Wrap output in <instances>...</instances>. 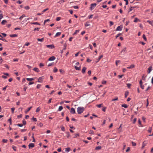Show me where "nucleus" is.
Listing matches in <instances>:
<instances>
[{
    "label": "nucleus",
    "instance_id": "obj_1",
    "mask_svg": "<svg viewBox=\"0 0 153 153\" xmlns=\"http://www.w3.org/2000/svg\"><path fill=\"white\" fill-rule=\"evenodd\" d=\"M85 110V108L82 107H79L77 108V111L79 114H81Z\"/></svg>",
    "mask_w": 153,
    "mask_h": 153
},
{
    "label": "nucleus",
    "instance_id": "obj_2",
    "mask_svg": "<svg viewBox=\"0 0 153 153\" xmlns=\"http://www.w3.org/2000/svg\"><path fill=\"white\" fill-rule=\"evenodd\" d=\"M96 5L97 4L96 3L91 4L90 7V10H92L93 9H94Z\"/></svg>",
    "mask_w": 153,
    "mask_h": 153
},
{
    "label": "nucleus",
    "instance_id": "obj_3",
    "mask_svg": "<svg viewBox=\"0 0 153 153\" xmlns=\"http://www.w3.org/2000/svg\"><path fill=\"white\" fill-rule=\"evenodd\" d=\"M123 28V26H122L120 25L119 26H118L116 29V30L118 31H121Z\"/></svg>",
    "mask_w": 153,
    "mask_h": 153
},
{
    "label": "nucleus",
    "instance_id": "obj_4",
    "mask_svg": "<svg viewBox=\"0 0 153 153\" xmlns=\"http://www.w3.org/2000/svg\"><path fill=\"white\" fill-rule=\"evenodd\" d=\"M126 51V48H124L121 52V54H123V55L124 54Z\"/></svg>",
    "mask_w": 153,
    "mask_h": 153
},
{
    "label": "nucleus",
    "instance_id": "obj_5",
    "mask_svg": "<svg viewBox=\"0 0 153 153\" xmlns=\"http://www.w3.org/2000/svg\"><path fill=\"white\" fill-rule=\"evenodd\" d=\"M43 79V76H42L39 77L38 79V82H42V80Z\"/></svg>",
    "mask_w": 153,
    "mask_h": 153
},
{
    "label": "nucleus",
    "instance_id": "obj_6",
    "mask_svg": "<svg viewBox=\"0 0 153 153\" xmlns=\"http://www.w3.org/2000/svg\"><path fill=\"white\" fill-rule=\"evenodd\" d=\"M46 46L48 48L50 49H52L54 48L53 45H47Z\"/></svg>",
    "mask_w": 153,
    "mask_h": 153
},
{
    "label": "nucleus",
    "instance_id": "obj_7",
    "mask_svg": "<svg viewBox=\"0 0 153 153\" xmlns=\"http://www.w3.org/2000/svg\"><path fill=\"white\" fill-rule=\"evenodd\" d=\"M28 146L29 148H32L34 147V145L33 143H31L29 144Z\"/></svg>",
    "mask_w": 153,
    "mask_h": 153
},
{
    "label": "nucleus",
    "instance_id": "obj_8",
    "mask_svg": "<svg viewBox=\"0 0 153 153\" xmlns=\"http://www.w3.org/2000/svg\"><path fill=\"white\" fill-rule=\"evenodd\" d=\"M152 70V66H150L149 68L148 69V71H147L148 73L149 74L150 73V72H151V71Z\"/></svg>",
    "mask_w": 153,
    "mask_h": 153
},
{
    "label": "nucleus",
    "instance_id": "obj_9",
    "mask_svg": "<svg viewBox=\"0 0 153 153\" xmlns=\"http://www.w3.org/2000/svg\"><path fill=\"white\" fill-rule=\"evenodd\" d=\"M55 59H56V58L54 56H52V57H50L48 59V60L50 61H53V60H54Z\"/></svg>",
    "mask_w": 153,
    "mask_h": 153
},
{
    "label": "nucleus",
    "instance_id": "obj_10",
    "mask_svg": "<svg viewBox=\"0 0 153 153\" xmlns=\"http://www.w3.org/2000/svg\"><path fill=\"white\" fill-rule=\"evenodd\" d=\"M103 56L102 55H101L99 56L98 57V58L97 59V60L96 61V62H98L100 60V59Z\"/></svg>",
    "mask_w": 153,
    "mask_h": 153
},
{
    "label": "nucleus",
    "instance_id": "obj_11",
    "mask_svg": "<svg viewBox=\"0 0 153 153\" xmlns=\"http://www.w3.org/2000/svg\"><path fill=\"white\" fill-rule=\"evenodd\" d=\"M70 112L72 114H75V109L73 108H71Z\"/></svg>",
    "mask_w": 153,
    "mask_h": 153
},
{
    "label": "nucleus",
    "instance_id": "obj_12",
    "mask_svg": "<svg viewBox=\"0 0 153 153\" xmlns=\"http://www.w3.org/2000/svg\"><path fill=\"white\" fill-rule=\"evenodd\" d=\"M32 108V107L31 106V107L28 108L27 110L25 111V114H27L28 112L29 111H30V109H31Z\"/></svg>",
    "mask_w": 153,
    "mask_h": 153
},
{
    "label": "nucleus",
    "instance_id": "obj_13",
    "mask_svg": "<svg viewBox=\"0 0 153 153\" xmlns=\"http://www.w3.org/2000/svg\"><path fill=\"white\" fill-rule=\"evenodd\" d=\"M147 22L149 23L150 25L153 26V21H150L149 20H147Z\"/></svg>",
    "mask_w": 153,
    "mask_h": 153
},
{
    "label": "nucleus",
    "instance_id": "obj_14",
    "mask_svg": "<svg viewBox=\"0 0 153 153\" xmlns=\"http://www.w3.org/2000/svg\"><path fill=\"white\" fill-rule=\"evenodd\" d=\"M61 32H57L56 33V35H55L54 37H56L57 36H59L61 34Z\"/></svg>",
    "mask_w": 153,
    "mask_h": 153
},
{
    "label": "nucleus",
    "instance_id": "obj_15",
    "mask_svg": "<svg viewBox=\"0 0 153 153\" xmlns=\"http://www.w3.org/2000/svg\"><path fill=\"white\" fill-rule=\"evenodd\" d=\"M86 69V68L85 67H84L82 70V72L83 74H84L85 73V71Z\"/></svg>",
    "mask_w": 153,
    "mask_h": 153
},
{
    "label": "nucleus",
    "instance_id": "obj_16",
    "mask_svg": "<svg viewBox=\"0 0 153 153\" xmlns=\"http://www.w3.org/2000/svg\"><path fill=\"white\" fill-rule=\"evenodd\" d=\"M33 70L35 71L36 72H39V71L38 68H35L33 69Z\"/></svg>",
    "mask_w": 153,
    "mask_h": 153
},
{
    "label": "nucleus",
    "instance_id": "obj_17",
    "mask_svg": "<svg viewBox=\"0 0 153 153\" xmlns=\"http://www.w3.org/2000/svg\"><path fill=\"white\" fill-rule=\"evenodd\" d=\"M10 36L11 37H15L17 36V35L16 34H13L10 35Z\"/></svg>",
    "mask_w": 153,
    "mask_h": 153
},
{
    "label": "nucleus",
    "instance_id": "obj_18",
    "mask_svg": "<svg viewBox=\"0 0 153 153\" xmlns=\"http://www.w3.org/2000/svg\"><path fill=\"white\" fill-rule=\"evenodd\" d=\"M129 94V92L128 91H126L125 94V97L126 98L127 96Z\"/></svg>",
    "mask_w": 153,
    "mask_h": 153
},
{
    "label": "nucleus",
    "instance_id": "obj_19",
    "mask_svg": "<svg viewBox=\"0 0 153 153\" xmlns=\"http://www.w3.org/2000/svg\"><path fill=\"white\" fill-rule=\"evenodd\" d=\"M44 38H42V39H39V38H38L37 39V40L38 41H40V42H43V41H44Z\"/></svg>",
    "mask_w": 153,
    "mask_h": 153
},
{
    "label": "nucleus",
    "instance_id": "obj_20",
    "mask_svg": "<svg viewBox=\"0 0 153 153\" xmlns=\"http://www.w3.org/2000/svg\"><path fill=\"white\" fill-rule=\"evenodd\" d=\"M31 24L32 25H40V24L38 22H31Z\"/></svg>",
    "mask_w": 153,
    "mask_h": 153
},
{
    "label": "nucleus",
    "instance_id": "obj_21",
    "mask_svg": "<svg viewBox=\"0 0 153 153\" xmlns=\"http://www.w3.org/2000/svg\"><path fill=\"white\" fill-rule=\"evenodd\" d=\"M101 149V146H98L97 147L95 148V149L97 150H98L99 149Z\"/></svg>",
    "mask_w": 153,
    "mask_h": 153
},
{
    "label": "nucleus",
    "instance_id": "obj_22",
    "mask_svg": "<svg viewBox=\"0 0 153 153\" xmlns=\"http://www.w3.org/2000/svg\"><path fill=\"white\" fill-rule=\"evenodd\" d=\"M26 79L27 81H31L34 79L33 78H27Z\"/></svg>",
    "mask_w": 153,
    "mask_h": 153
},
{
    "label": "nucleus",
    "instance_id": "obj_23",
    "mask_svg": "<svg viewBox=\"0 0 153 153\" xmlns=\"http://www.w3.org/2000/svg\"><path fill=\"white\" fill-rule=\"evenodd\" d=\"M134 67V65H131V66H129L128 67H127V68L128 69H131L132 68Z\"/></svg>",
    "mask_w": 153,
    "mask_h": 153
},
{
    "label": "nucleus",
    "instance_id": "obj_24",
    "mask_svg": "<svg viewBox=\"0 0 153 153\" xmlns=\"http://www.w3.org/2000/svg\"><path fill=\"white\" fill-rule=\"evenodd\" d=\"M74 68H75V69L76 70H79L80 69V67H77L76 66H75Z\"/></svg>",
    "mask_w": 153,
    "mask_h": 153
},
{
    "label": "nucleus",
    "instance_id": "obj_25",
    "mask_svg": "<svg viewBox=\"0 0 153 153\" xmlns=\"http://www.w3.org/2000/svg\"><path fill=\"white\" fill-rule=\"evenodd\" d=\"M122 107L126 108L128 107V105L126 104H123L122 105Z\"/></svg>",
    "mask_w": 153,
    "mask_h": 153
},
{
    "label": "nucleus",
    "instance_id": "obj_26",
    "mask_svg": "<svg viewBox=\"0 0 153 153\" xmlns=\"http://www.w3.org/2000/svg\"><path fill=\"white\" fill-rule=\"evenodd\" d=\"M7 22V21L5 20H3L1 22V24L2 25H4Z\"/></svg>",
    "mask_w": 153,
    "mask_h": 153
},
{
    "label": "nucleus",
    "instance_id": "obj_27",
    "mask_svg": "<svg viewBox=\"0 0 153 153\" xmlns=\"http://www.w3.org/2000/svg\"><path fill=\"white\" fill-rule=\"evenodd\" d=\"M71 150V149L69 148H68L65 149V152H69Z\"/></svg>",
    "mask_w": 153,
    "mask_h": 153
},
{
    "label": "nucleus",
    "instance_id": "obj_28",
    "mask_svg": "<svg viewBox=\"0 0 153 153\" xmlns=\"http://www.w3.org/2000/svg\"><path fill=\"white\" fill-rule=\"evenodd\" d=\"M57 71H58L57 68L56 67H55L54 68V69L53 71V72L56 73V72Z\"/></svg>",
    "mask_w": 153,
    "mask_h": 153
},
{
    "label": "nucleus",
    "instance_id": "obj_29",
    "mask_svg": "<svg viewBox=\"0 0 153 153\" xmlns=\"http://www.w3.org/2000/svg\"><path fill=\"white\" fill-rule=\"evenodd\" d=\"M63 107L61 106L59 107L58 111H61L63 109Z\"/></svg>",
    "mask_w": 153,
    "mask_h": 153
},
{
    "label": "nucleus",
    "instance_id": "obj_30",
    "mask_svg": "<svg viewBox=\"0 0 153 153\" xmlns=\"http://www.w3.org/2000/svg\"><path fill=\"white\" fill-rule=\"evenodd\" d=\"M40 109L41 108L40 107H38L36 109V112H39L40 110Z\"/></svg>",
    "mask_w": 153,
    "mask_h": 153
},
{
    "label": "nucleus",
    "instance_id": "obj_31",
    "mask_svg": "<svg viewBox=\"0 0 153 153\" xmlns=\"http://www.w3.org/2000/svg\"><path fill=\"white\" fill-rule=\"evenodd\" d=\"M103 105V104L102 103L99 105H97V106L99 108H100L101 107H102Z\"/></svg>",
    "mask_w": 153,
    "mask_h": 153
},
{
    "label": "nucleus",
    "instance_id": "obj_32",
    "mask_svg": "<svg viewBox=\"0 0 153 153\" xmlns=\"http://www.w3.org/2000/svg\"><path fill=\"white\" fill-rule=\"evenodd\" d=\"M134 8V7H131L129 9V11L128 12H131V11Z\"/></svg>",
    "mask_w": 153,
    "mask_h": 153
},
{
    "label": "nucleus",
    "instance_id": "obj_33",
    "mask_svg": "<svg viewBox=\"0 0 153 153\" xmlns=\"http://www.w3.org/2000/svg\"><path fill=\"white\" fill-rule=\"evenodd\" d=\"M25 16V15L23 14L20 17L19 19L21 20Z\"/></svg>",
    "mask_w": 153,
    "mask_h": 153
},
{
    "label": "nucleus",
    "instance_id": "obj_34",
    "mask_svg": "<svg viewBox=\"0 0 153 153\" xmlns=\"http://www.w3.org/2000/svg\"><path fill=\"white\" fill-rule=\"evenodd\" d=\"M79 32V30H76L75 31V32H74V33H73V35H75L77 33H78Z\"/></svg>",
    "mask_w": 153,
    "mask_h": 153
},
{
    "label": "nucleus",
    "instance_id": "obj_35",
    "mask_svg": "<svg viewBox=\"0 0 153 153\" xmlns=\"http://www.w3.org/2000/svg\"><path fill=\"white\" fill-rule=\"evenodd\" d=\"M61 129L62 131H65V128L63 126H62L61 127Z\"/></svg>",
    "mask_w": 153,
    "mask_h": 153
},
{
    "label": "nucleus",
    "instance_id": "obj_36",
    "mask_svg": "<svg viewBox=\"0 0 153 153\" xmlns=\"http://www.w3.org/2000/svg\"><path fill=\"white\" fill-rule=\"evenodd\" d=\"M143 39H144V40L145 41H146L147 39H146V36H145V35H144V34H143Z\"/></svg>",
    "mask_w": 153,
    "mask_h": 153
},
{
    "label": "nucleus",
    "instance_id": "obj_37",
    "mask_svg": "<svg viewBox=\"0 0 153 153\" xmlns=\"http://www.w3.org/2000/svg\"><path fill=\"white\" fill-rule=\"evenodd\" d=\"M12 148L15 151H16V147L14 146H12Z\"/></svg>",
    "mask_w": 153,
    "mask_h": 153
},
{
    "label": "nucleus",
    "instance_id": "obj_38",
    "mask_svg": "<svg viewBox=\"0 0 153 153\" xmlns=\"http://www.w3.org/2000/svg\"><path fill=\"white\" fill-rule=\"evenodd\" d=\"M85 26H88L90 25L89 24V22H87L85 24Z\"/></svg>",
    "mask_w": 153,
    "mask_h": 153
},
{
    "label": "nucleus",
    "instance_id": "obj_39",
    "mask_svg": "<svg viewBox=\"0 0 153 153\" xmlns=\"http://www.w3.org/2000/svg\"><path fill=\"white\" fill-rule=\"evenodd\" d=\"M138 21H139V19H138L137 18H135L134 20V22H137Z\"/></svg>",
    "mask_w": 153,
    "mask_h": 153
},
{
    "label": "nucleus",
    "instance_id": "obj_40",
    "mask_svg": "<svg viewBox=\"0 0 153 153\" xmlns=\"http://www.w3.org/2000/svg\"><path fill=\"white\" fill-rule=\"evenodd\" d=\"M22 123L24 125H25L26 124V122L25 119H23L22 121Z\"/></svg>",
    "mask_w": 153,
    "mask_h": 153
},
{
    "label": "nucleus",
    "instance_id": "obj_41",
    "mask_svg": "<svg viewBox=\"0 0 153 153\" xmlns=\"http://www.w3.org/2000/svg\"><path fill=\"white\" fill-rule=\"evenodd\" d=\"M79 136V134H76L74 135V138H75L77 137V136Z\"/></svg>",
    "mask_w": 153,
    "mask_h": 153
},
{
    "label": "nucleus",
    "instance_id": "obj_42",
    "mask_svg": "<svg viewBox=\"0 0 153 153\" xmlns=\"http://www.w3.org/2000/svg\"><path fill=\"white\" fill-rule=\"evenodd\" d=\"M15 110V108L14 107L12 108H11V110L12 111V113H13L14 111Z\"/></svg>",
    "mask_w": 153,
    "mask_h": 153
},
{
    "label": "nucleus",
    "instance_id": "obj_43",
    "mask_svg": "<svg viewBox=\"0 0 153 153\" xmlns=\"http://www.w3.org/2000/svg\"><path fill=\"white\" fill-rule=\"evenodd\" d=\"M131 143L132 146H135L136 145V143L133 142H132Z\"/></svg>",
    "mask_w": 153,
    "mask_h": 153
},
{
    "label": "nucleus",
    "instance_id": "obj_44",
    "mask_svg": "<svg viewBox=\"0 0 153 153\" xmlns=\"http://www.w3.org/2000/svg\"><path fill=\"white\" fill-rule=\"evenodd\" d=\"M136 120H137V118H134V119L133 121V123L134 124L135 123Z\"/></svg>",
    "mask_w": 153,
    "mask_h": 153
},
{
    "label": "nucleus",
    "instance_id": "obj_45",
    "mask_svg": "<svg viewBox=\"0 0 153 153\" xmlns=\"http://www.w3.org/2000/svg\"><path fill=\"white\" fill-rule=\"evenodd\" d=\"M17 125L20 127H22L23 126V125L22 124H18Z\"/></svg>",
    "mask_w": 153,
    "mask_h": 153
},
{
    "label": "nucleus",
    "instance_id": "obj_46",
    "mask_svg": "<svg viewBox=\"0 0 153 153\" xmlns=\"http://www.w3.org/2000/svg\"><path fill=\"white\" fill-rule=\"evenodd\" d=\"M121 35V33H119L118 34H117L116 36V38H117L119 36H120Z\"/></svg>",
    "mask_w": 153,
    "mask_h": 153
},
{
    "label": "nucleus",
    "instance_id": "obj_47",
    "mask_svg": "<svg viewBox=\"0 0 153 153\" xmlns=\"http://www.w3.org/2000/svg\"><path fill=\"white\" fill-rule=\"evenodd\" d=\"M118 100V97H116L114 99H113L112 100V101H116Z\"/></svg>",
    "mask_w": 153,
    "mask_h": 153
},
{
    "label": "nucleus",
    "instance_id": "obj_48",
    "mask_svg": "<svg viewBox=\"0 0 153 153\" xmlns=\"http://www.w3.org/2000/svg\"><path fill=\"white\" fill-rule=\"evenodd\" d=\"M87 61L88 62H90L91 61V60L89 58H88L87 59Z\"/></svg>",
    "mask_w": 153,
    "mask_h": 153
},
{
    "label": "nucleus",
    "instance_id": "obj_49",
    "mask_svg": "<svg viewBox=\"0 0 153 153\" xmlns=\"http://www.w3.org/2000/svg\"><path fill=\"white\" fill-rule=\"evenodd\" d=\"M130 150V148L129 147H128L127 150L126 151V152H128Z\"/></svg>",
    "mask_w": 153,
    "mask_h": 153
},
{
    "label": "nucleus",
    "instance_id": "obj_50",
    "mask_svg": "<svg viewBox=\"0 0 153 153\" xmlns=\"http://www.w3.org/2000/svg\"><path fill=\"white\" fill-rule=\"evenodd\" d=\"M25 9L26 10H28L30 9V7L28 6H27L25 7Z\"/></svg>",
    "mask_w": 153,
    "mask_h": 153
},
{
    "label": "nucleus",
    "instance_id": "obj_51",
    "mask_svg": "<svg viewBox=\"0 0 153 153\" xmlns=\"http://www.w3.org/2000/svg\"><path fill=\"white\" fill-rule=\"evenodd\" d=\"M7 140H6V139H4L2 140V142L3 143H7Z\"/></svg>",
    "mask_w": 153,
    "mask_h": 153
},
{
    "label": "nucleus",
    "instance_id": "obj_52",
    "mask_svg": "<svg viewBox=\"0 0 153 153\" xmlns=\"http://www.w3.org/2000/svg\"><path fill=\"white\" fill-rule=\"evenodd\" d=\"M3 17V15L2 14H0V20L2 19Z\"/></svg>",
    "mask_w": 153,
    "mask_h": 153
},
{
    "label": "nucleus",
    "instance_id": "obj_53",
    "mask_svg": "<svg viewBox=\"0 0 153 153\" xmlns=\"http://www.w3.org/2000/svg\"><path fill=\"white\" fill-rule=\"evenodd\" d=\"M110 26H111V25H112L114 24V23L112 21H110Z\"/></svg>",
    "mask_w": 153,
    "mask_h": 153
},
{
    "label": "nucleus",
    "instance_id": "obj_54",
    "mask_svg": "<svg viewBox=\"0 0 153 153\" xmlns=\"http://www.w3.org/2000/svg\"><path fill=\"white\" fill-rule=\"evenodd\" d=\"M53 63H50L48 64V66L49 67L53 65Z\"/></svg>",
    "mask_w": 153,
    "mask_h": 153
},
{
    "label": "nucleus",
    "instance_id": "obj_55",
    "mask_svg": "<svg viewBox=\"0 0 153 153\" xmlns=\"http://www.w3.org/2000/svg\"><path fill=\"white\" fill-rule=\"evenodd\" d=\"M127 85L128 88H129L131 85V84L128 83L127 84Z\"/></svg>",
    "mask_w": 153,
    "mask_h": 153
},
{
    "label": "nucleus",
    "instance_id": "obj_56",
    "mask_svg": "<svg viewBox=\"0 0 153 153\" xmlns=\"http://www.w3.org/2000/svg\"><path fill=\"white\" fill-rule=\"evenodd\" d=\"M39 29H40V28H36L34 29V31L37 30V31H38L39 30Z\"/></svg>",
    "mask_w": 153,
    "mask_h": 153
},
{
    "label": "nucleus",
    "instance_id": "obj_57",
    "mask_svg": "<svg viewBox=\"0 0 153 153\" xmlns=\"http://www.w3.org/2000/svg\"><path fill=\"white\" fill-rule=\"evenodd\" d=\"M41 86V85L40 84H38L37 86V88H39Z\"/></svg>",
    "mask_w": 153,
    "mask_h": 153
},
{
    "label": "nucleus",
    "instance_id": "obj_58",
    "mask_svg": "<svg viewBox=\"0 0 153 153\" xmlns=\"http://www.w3.org/2000/svg\"><path fill=\"white\" fill-rule=\"evenodd\" d=\"M123 76V75H119L118 76V77L119 78L121 79L122 78Z\"/></svg>",
    "mask_w": 153,
    "mask_h": 153
},
{
    "label": "nucleus",
    "instance_id": "obj_59",
    "mask_svg": "<svg viewBox=\"0 0 153 153\" xmlns=\"http://www.w3.org/2000/svg\"><path fill=\"white\" fill-rule=\"evenodd\" d=\"M3 61L2 58L1 57H0V64H1Z\"/></svg>",
    "mask_w": 153,
    "mask_h": 153
},
{
    "label": "nucleus",
    "instance_id": "obj_60",
    "mask_svg": "<svg viewBox=\"0 0 153 153\" xmlns=\"http://www.w3.org/2000/svg\"><path fill=\"white\" fill-rule=\"evenodd\" d=\"M120 62V60H116V65L117 66V63H119Z\"/></svg>",
    "mask_w": 153,
    "mask_h": 153
},
{
    "label": "nucleus",
    "instance_id": "obj_61",
    "mask_svg": "<svg viewBox=\"0 0 153 153\" xmlns=\"http://www.w3.org/2000/svg\"><path fill=\"white\" fill-rule=\"evenodd\" d=\"M61 19V18L60 17H57L56 19V20L57 21H59V20H60Z\"/></svg>",
    "mask_w": 153,
    "mask_h": 153
},
{
    "label": "nucleus",
    "instance_id": "obj_62",
    "mask_svg": "<svg viewBox=\"0 0 153 153\" xmlns=\"http://www.w3.org/2000/svg\"><path fill=\"white\" fill-rule=\"evenodd\" d=\"M48 10V8H46V9H45L44 10L42 11V12H43V13L45 12H46L47 10Z\"/></svg>",
    "mask_w": 153,
    "mask_h": 153
},
{
    "label": "nucleus",
    "instance_id": "obj_63",
    "mask_svg": "<svg viewBox=\"0 0 153 153\" xmlns=\"http://www.w3.org/2000/svg\"><path fill=\"white\" fill-rule=\"evenodd\" d=\"M75 9H78L79 7L77 6H75L73 7Z\"/></svg>",
    "mask_w": 153,
    "mask_h": 153
},
{
    "label": "nucleus",
    "instance_id": "obj_64",
    "mask_svg": "<svg viewBox=\"0 0 153 153\" xmlns=\"http://www.w3.org/2000/svg\"><path fill=\"white\" fill-rule=\"evenodd\" d=\"M22 117V115L20 114V115H18L17 116V117L18 118H21Z\"/></svg>",
    "mask_w": 153,
    "mask_h": 153
}]
</instances>
